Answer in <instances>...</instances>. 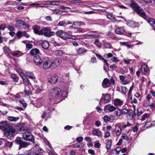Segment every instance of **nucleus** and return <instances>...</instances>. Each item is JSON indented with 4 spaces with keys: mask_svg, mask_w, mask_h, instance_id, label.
<instances>
[{
    "mask_svg": "<svg viewBox=\"0 0 155 155\" xmlns=\"http://www.w3.org/2000/svg\"><path fill=\"white\" fill-rule=\"evenodd\" d=\"M66 94V92L62 93L61 89L58 87H54L51 89L50 91L49 98L51 100H56L61 96L64 97L63 94Z\"/></svg>",
    "mask_w": 155,
    "mask_h": 155,
    "instance_id": "f257e3e1",
    "label": "nucleus"
},
{
    "mask_svg": "<svg viewBox=\"0 0 155 155\" xmlns=\"http://www.w3.org/2000/svg\"><path fill=\"white\" fill-rule=\"evenodd\" d=\"M15 142L17 144L19 145L18 149L20 150L22 148H25L27 147L29 144L28 143L23 141L19 137L16 138Z\"/></svg>",
    "mask_w": 155,
    "mask_h": 155,
    "instance_id": "f03ea898",
    "label": "nucleus"
},
{
    "mask_svg": "<svg viewBox=\"0 0 155 155\" xmlns=\"http://www.w3.org/2000/svg\"><path fill=\"white\" fill-rule=\"evenodd\" d=\"M55 34L57 36L64 40H67L70 38V36L68 34L61 30L58 31L55 33Z\"/></svg>",
    "mask_w": 155,
    "mask_h": 155,
    "instance_id": "7ed1b4c3",
    "label": "nucleus"
},
{
    "mask_svg": "<svg viewBox=\"0 0 155 155\" xmlns=\"http://www.w3.org/2000/svg\"><path fill=\"white\" fill-rule=\"evenodd\" d=\"M15 133V130L14 129V127L10 126L5 131L4 134L5 136L9 138V137H14Z\"/></svg>",
    "mask_w": 155,
    "mask_h": 155,
    "instance_id": "20e7f679",
    "label": "nucleus"
},
{
    "mask_svg": "<svg viewBox=\"0 0 155 155\" xmlns=\"http://www.w3.org/2000/svg\"><path fill=\"white\" fill-rule=\"evenodd\" d=\"M23 137L24 139L27 141H32L34 140V138L31 132L26 131L23 134Z\"/></svg>",
    "mask_w": 155,
    "mask_h": 155,
    "instance_id": "39448f33",
    "label": "nucleus"
},
{
    "mask_svg": "<svg viewBox=\"0 0 155 155\" xmlns=\"http://www.w3.org/2000/svg\"><path fill=\"white\" fill-rule=\"evenodd\" d=\"M136 12L140 16L146 20L147 21H148V20L149 18H148V16L146 15L145 12L143 11V9L141 8L140 7H139L136 10Z\"/></svg>",
    "mask_w": 155,
    "mask_h": 155,
    "instance_id": "423d86ee",
    "label": "nucleus"
},
{
    "mask_svg": "<svg viewBox=\"0 0 155 155\" xmlns=\"http://www.w3.org/2000/svg\"><path fill=\"white\" fill-rule=\"evenodd\" d=\"M9 126V125L6 121L0 122V129L4 131L6 130Z\"/></svg>",
    "mask_w": 155,
    "mask_h": 155,
    "instance_id": "0eeeda50",
    "label": "nucleus"
},
{
    "mask_svg": "<svg viewBox=\"0 0 155 155\" xmlns=\"http://www.w3.org/2000/svg\"><path fill=\"white\" fill-rule=\"evenodd\" d=\"M33 59L35 65L37 66H39L43 62V60L39 56L35 57Z\"/></svg>",
    "mask_w": 155,
    "mask_h": 155,
    "instance_id": "6e6552de",
    "label": "nucleus"
},
{
    "mask_svg": "<svg viewBox=\"0 0 155 155\" xmlns=\"http://www.w3.org/2000/svg\"><path fill=\"white\" fill-rule=\"evenodd\" d=\"M61 62V60L59 59H57L52 62H51V68H55L59 66Z\"/></svg>",
    "mask_w": 155,
    "mask_h": 155,
    "instance_id": "1a4fd4ad",
    "label": "nucleus"
},
{
    "mask_svg": "<svg viewBox=\"0 0 155 155\" xmlns=\"http://www.w3.org/2000/svg\"><path fill=\"white\" fill-rule=\"evenodd\" d=\"M115 130L117 136H119L121 134L122 132V130L121 127L118 125L115 124Z\"/></svg>",
    "mask_w": 155,
    "mask_h": 155,
    "instance_id": "9d476101",
    "label": "nucleus"
},
{
    "mask_svg": "<svg viewBox=\"0 0 155 155\" xmlns=\"http://www.w3.org/2000/svg\"><path fill=\"white\" fill-rule=\"evenodd\" d=\"M16 21L17 23L16 27L19 29H21L22 28V26L25 25V22L21 20H16Z\"/></svg>",
    "mask_w": 155,
    "mask_h": 155,
    "instance_id": "9b49d317",
    "label": "nucleus"
},
{
    "mask_svg": "<svg viewBox=\"0 0 155 155\" xmlns=\"http://www.w3.org/2000/svg\"><path fill=\"white\" fill-rule=\"evenodd\" d=\"M93 134L99 137H102V132L98 129H95L92 131Z\"/></svg>",
    "mask_w": 155,
    "mask_h": 155,
    "instance_id": "f8f14e48",
    "label": "nucleus"
},
{
    "mask_svg": "<svg viewBox=\"0 0 155 155\" xmlns=\"http://www.w3.org/2000/svg\"><path fill=\"white\" fill-rule=\"evenodd\" d=\"M43 68L45 69H47L49 68H51V62L49 60H48L44 62L43 64Z\"/></svg>",
    "mask_w": 155,
    "mask_h": 155,
    "instance_id": "ddd939ff",
    "label": "nucleus"
},
{
    "mask_svg": "<svg viewBox=\"0 0 155 155\" xmlns=\"http://www.w3.org/2000/svg\"><path fill=\"white\" fill-rule=\"evenodd\" d=\"M124 103L123 101L119 99H115L114 102V104L116 106H120L122 105Z\"/></svg>",
    "mask_w": 155,
    "mask_h": 155,
    "instance_id": "4468645a",
    "label": "nucleus"
},
{
    "mask_svg": "<svg viewBox=\"0 0 155 155\" xmlns=\"http://www.w3.org/2000/svg\"><path fill=\"white\" fill-rule=\"evenodd\" d=\"M142 72L145 74L147 73H148L149 69L148 68V66L146 64H143L141 67V68L140 69Z\"/></svg>",
    "mask_w": 155,
    "mask_h": 155,
    "instance_id": "2eb2a0df",
    "label": "nucleus"
},
{
    "mask_svg": "<svg viewBox=\"0 0 155 155\" xmlns=\"http://www.w3.org/2000/svg\"><path fill=\"white\" fill-rule=\"evenodd\" d=\"M116 108L114 106L107 105L104 107V110H108L110 112H111L114 110Z\"/></svg>",
    "mask_w": 155,
    "mask_h": 155,
    "instance_id": "dca6fc26",
    "label": "nucleus"
},
{
    "mask_svg": "<svg viewBox=\"0 0 155 155\" xmlns=\"http://www.w3.org/2000/svg\"><path fill=\"white\" fill-rule=\"evenodd\" d=\"M102 85L103 87L104 88L110 86V84L109 83V80L107 78L104 79L102 82Z\"/></svg>",
    "mask_w": 155,
    "mask_h": 155,
    "instance_id": "f3484780",
    "label": "nucleus"
},
{
    "mask_svg": "<svg viewBox=\"0 0 155 155\" xmlns=\"http://www.w3.org/2000/svg\"><path fill=\"white\" fill-rule=\"evenodd\" d=\"M40 27L38 25H35L33 27V29L34 33L35 34H38L39 35H40Z\"/></svg>",
    "mask_w": 155,
    "mask_h": 155,
    "instance_id": "a211bd4d",
    "label": "nucleus"
},
{
    "mask_svg": "<svg viewBox=\"0 0 155 155\" xmlns=\"http://www.w3.org/2000/svg\"><path fill=\"white\" fill-rule=\"evenodd\" d=\"M49 29L45 27L41 30L40 35H44L45 36H47Z\"/></svg>",
    "mask_w": 155,
    "mask_h": 155,
    "instance_id": "6ab92c4d",
    "label": "nucleus"
},
{
    "mask_svg": "<svg viewBox=\"0 0 155 155\" xmlns=\"http://www.w3.org/2000/svg\"><path fill=\"white\" fill-rule=\"evenodd\" d=\"M58 80V77L57 76H52L49 78L48 81L52 84H54L57 82Z\"/></svg>",
    "mask_w": 155,
    "mask_h": 155,
    "instance_id": "aec40b11",
    "label": "nucleus"
},
{
    "mask_svg": "<svg viewBox=\"0 0 155 155\" xmlns=\"http://www.w3.org/2000/svg\"><path fill=\"white\" fill-rule=\"evenodd\" d=\"M147 22L152 27L155 31V19L153 18H149Z\"/></svg>",
    "mask_w": 155,
    "mask_h": 155,
    "instance_id": "412c9836",
    "label": "nucleus"
},
{
    "mask_svg": "<svg viewBox=\"0 0 155 155\" xmlns=\"http://www.w3.org/2000/svg\"><path fill=\"white\" fill-rule=\"evenodd\" d=\"M12 54L13 56L19 57L22 56L23 54L19 50H17L12 51Z\"/></svg>",
    "mask_w": 155,
    "mask_h": 155,
    "instance_id": "4be33fe9",
    "label": "nucleus"
},
{
    "mask_svg": "<svg viewBox=\"0 0 155 155\" xmlns=\"http://www.w3.org/2000/svg\"><path fill=\"white\" fill-rule=\"evenodd\" d=\"M40 52L39 50L37 48H33L31 50L30 53L32 55L38 54Z\"/></svg>",
    "mask_w": 155,
    "mask_h": 155,
    "instance_id": "5701e85b",
    "label": "nucleus"
},
{
    "mask_svg": "<svg viewBox=\"0 0 155 155\" xmlns=\"http://www.w3.org/2000/svg\"><path fill=\"white\" fill-rule=\"evenodd\" d=\"M49 43L46 40L44 41L41 44L42 47L45 49H48L49 47Z\"/></svg>",
    "mask_w": 155,
    "mask_h": 155,
    "instance_id": "b1692460",
    "label": "nucleus"
},
{
    "mask_svg": "<svg viewBox=\"0 0 155 155\" xmlns=\"http://www.w3.org/2000/svg\"><path fill=\"white\" fill-rule=\"evenodd\" d=\"M63 51L61 50H57L54 51L53 52L54 54L56 56H61L63 54Z\"/></svg>",
    "mask_w": 155,
    "mask_h": 155,
    "instance_id": "393cba45",
    "label": "nucleus"
},
{
    "mask_svg": "<svg viewBox=\"0 0 155 155\" xmlns=\"http://www.w3.org/2000/svg\"><path fill=\"white\" fill-rule=\"evenodd\" d=\"M14 127L15 130V132L21 131L22 130L24 131V130L23 127L21 125L16 126Z\"/></svg>",
    "mask_w": 155,
    "mask_h": 155,
    "instance_id": "a878e982",
    "label": "nucleus"
},
{
    "mask_svg": "<svg viewBox=\"0 0 155 155\" xmlns=\"http://www.w3.org/2000/svg\"><path fill=\"white\" fill-rule=\"evenodd\" d=\"M124 31V28L122 27L117 28L115 31L116 33L119 35H121L123 33Z\"/></svg>",
    "mask_w": 155,
    "mask_h": 155,
    "instance_id": "bb28decb",
    "label": "nucleus"
},
{
    "mask_svg": "<svg viewBox=\"0 0 155 155\" xmlns=\"http://www.w3.org/2000/svg\"><path fill=\"white\" fill-rule=\"evenodd\" d=\"M99 37V35L96 34H89L86 35V38L87 39H92L94 38H98Z\"/></svg>",
    "mask_w": 155,
    "mask_h": 155,
    "instance_id": "cd10ccee",
    "label": "nucleus"
},
{
    "mask_svg": "<svg viewBox=\"0 0 155 155\" xmlns=\"http://www.w3.org/2000/svg\"><path fill=\"white\" fill-rule=\"evenodd\" d=\"M26 75L30 78L32 79H35V77L34 74L32 72L29 71H27L26 72Z\"/></svg>",
    "mask_w": 155,
    "mask_h": 155,
    "instance_id": "c85d7f7f",
    "label": "nucleus"
},
{
    "mask_svg": "<svg viewBox=\"0 0 155 155\" xmlns=\"http://www.w3.org/2000/svg\"><path fill=\"white\" fill-rule=\"evenodd\" d=\"M3 50L5 53L7 54L8 56L12 54V51L8 47H5L3 48Z\"/></svg>",
    "mask_w": 155,
    "mask_h": 155,
    "instance_id": "c756f323",
    "label": "nucleus"
},
{
    "mask_svg": "<svg viewBox=\"0 0 155 155\" xmlns=\"http://www.w3.org/2000/svg\"><path fill=\"white\" fill-rule=\"evenodd\" d=\"M104 102L108 103L110 101L111 97L108 94H107L104 96Z\"/></svg>",
    "mask_w": 155,
    "mask_h": 155,
    "instance_id": "7c9ffc66",
    "label": "nucleus"
},
{
    "mask_svg": "<svg viewBox=\"0 0 155 155\" xmlns=\"http://www.w3.org/2000/svg\"><path fill=\"white\" fill-rule=\"evenodd\" d=\"M87 50L85 48H81L78 49L77 50V53L79 54H81L87 52Z\"/></svg>",
    "mask_w": 155,
    "mask_h": 155,
    "instance_id": "2f4dec72",
    "label": "nucleus"
},
{
    "mask_svg": "<svg viewBox=\"0 0 155 155\" xmlns=\"http://www.w3.org/2000/svg\"><path fill=\"white\" fill-rule=\"evenodd\" d=\"M122 114H126L129 113L130 109L129 108H125V107L121 110Z\"/></svg>",
    "mask_w": 155,
    "mask_h": 155,
    "instance_id": "473e14b6",
    "label": "nucleus"
},
{
    "mask_svg": "<svg viewBox=\"0 0 155 155\" xmlns=\"http://www.w3.org/2000/svg\"><path fill=\"white\" fill-rule=\"evenodd\" d=\"M8 119L11 121H15V122L19 119V117H15L12 116H8Z\"/></svg>",
    "mask_w": 155,
    "mask_h": 155,
    "instance_id": "72a5a7b5",
    "label": "nucleus"
},
{
    "mask_svg": "<svg viewBox=\"0 0 155 155\" xmlns=\"http://www.w3.org/2000/svg\"><path fill=\"white\" fill-rule=\"evenodd\" d=\"M67 25V23L64 21H60L58 23V25L60 26L65 27Z\"/></svg>",
    "mask_w": 155,
    "mask_h": 155,
    "instance_id": "f704fd0d",
    "label": "nucleus"
},
{
    "mask_svg": "<svg viewBox=\"0 0 155 155\" xmlns=\"http://www.w3.org/2000/svg\"><path fill=\"white\" fill-rule=\"evenodd\" d=\"M112 142L110 140H108L106 143V147L107 150H109L110 149Z\"/></svg>",
    "mask_w": 155,
    "mask_h": 155,
    "instance_id": "c9c22d12",
    "label": "nucleus"
},
{
    "mask_svg": "<svg viewBox=\"0 0 155 155\" xmlns=\"http://www.w3.org/2000/svg\"><path fill=\"white\" fill-rule=\"evenodd\" d=\"M150 115L148 113H145L141 116V120L142 121L145 120L147 118L149 117Z\"/></svg>",
    "mask_w": 155,
    "mask_h": 155,
    "instance_id": "e433bc0d",
    "label": "nucleus"
},
{
    "mask_svg": "<svg viewBox=\"0 0 155 155\" xmlns=\"http://www.w3.org/2000/svg\"><path fill=\"white\" fill-rule=\"evenodd\" d=\"M23 84L26 86L28 85L30 81L26 77L25 78L22 79Z\"/></svg>",
    "mask_w": 155,
    "mask_h": 155,
    "instance_id": "4c0bfd02",
    "label": "nucleus"
},
{
    "mask_svg": "<svg viewBox=\"0 0 155 155\" xmlns=\"http://www.w3.org/2000/svg\"><path fill=\"white\" fill-rule=\"evenodd\" d=\"M51 10L53 12V13L55 14L61 15L63 12L62 11L58 9H52Z\"/></svg>",
    "mask_w": 155,
    "mask_h": 155,
    "instance_id": "58836bf2",
    "label": "nucleus"
},
{
    "mask_svg": "<svg viewBox=\"0 0 155 155\" xmlns=\"http://www.w3.org/2000/svg\"><path fill=\"white\" fill-rule=\"evenodd\" d=\"M94 44L98 48H101V44L98 39H96L94 42Z\"/></svg>",
    "mask_w": 155,
    "mask_h": 155,
    "instance_id": "ea45409f",
    "label": "nucleus"
},
{
    "mask_svg": "<svg viewBox=\"0 0 155 155\" xmlns=\"http://www.w3.org/2000/svg\"><path fill=\"white\" fill-rule=\"evenodd\" d=\"M129 24L131 27L132 28H134L136 27L138 25V23L137 22L134 21H131Z\"/></svg>",
    "mask_w": 155,
    "mask_h": 155,
    "instance_id": "a19ab883",
    "label": "nucleus"
},
{
    "mask_svg": "<svg viewBox=\"0 0 155 155\" xmlns=\"http://www.w3.org/2000/svg\"><path fill=\"white\" fill-rule=\"evenodd\" d=\"M84 144L81 143V145H76V144H74L72 145L73 147L74 148H82L84 147Z\"/></svg>",
    "mask_w": 155,
    "mask_h": 155,
    "instance_id": "79ce46f5",
    "label": "nucleus"
},
{
    "mask_svg": "<svg viewBox=\"0 0 155 155\" xmlns=\"http://www.w3.org/2000/svg\"><path fill=\"white\" fill-rule=\"evenodd\" d=\"M13 144L12 142L7 141L5 142V145L6 147L10 148L12 146Z\"/></svg>",
    "mask_w": 155,
    "mask_h": 155,
    "instance_id": "37998d69",
    "label": "nucleus"
},
{
    "mask_svg": "<svg viewBox=\"0 0 155 155\" xmlns=\"http://www.w3.org/2000/svg\"><path fill=\"white\" fill-rule=\"evenodd\" d=\"M82 23L84 25H85V24L83 22H77V21H74L73 23V25H75V26H76V27H79L81 25V24Z\"/></svg>",
    "mask_w": 155,
    "mask_h": 155,
    "instance_id": "c03bdc74",
    "label": "nucleus"
},
{
    "mask_svg": "<svg viewBox=\"0 0 155 155\" xmlns=\"http://www.w3.org/2000/svg\"><path fill=\"white\" fill-rule=\"evenodd\" d=\"M127 118L129 120H132L133 119V112H131L130 113H129L127 115Z\"/></svg>",
    "mask_w": 155,
    "mask_h": 155,
    "instance_id": "a18cd8bd",
    "label": "nucleus"
},
{
    "mask_svg": "<svg viewBox=\"0 0 155 155\" xmlns=\"http://www.w3.org/2000/svg\"><path fill=\"white\" fill-rule=\"evenodd\" d=\"M11 78L13 79L15 82H17L18 80V78L17 76L14 74H12L11 75Z\"/></svg>",
    "mask_w": 155,
    "mask_h": 155,
    "instance_id": "49530a36",
    "label": "nucleus"
},
{
    "mask_svg": "<svg viewBox=\"0 0 155 155\" xmlns=\"http://www.w3.org/2000/svg\"><path fill=\"white\" fill-rule=\"evenodd\" d=\"M52 5H59L60 2H61L62 3H63L61 2V1H52Z\"/></svg>",
    "mask_w": 155,
    "mask_h": 155,
    "instance_id": "de8ad7c7",
    "label": "nucleus"
},
{
    "mask_svg": "<svg viewBox=\"0 0 155 155\" xmlns=\"http://www.w3.org/2000/svg\"><path fill=\"white\" fill-rule=\"evenodd\" d=\"M122 137L123 139L126 140H129V138L126 133H123L122 134Z\"/></svg>",
    "mask_w": 155,
    "mask_h": 155,
    "instance_id": "09e8293b",
    "label": "nucleus"
},
{
    "mask_svg": "<svg viewBox=\"0 0 155 155\" xmlns=\"http://www.w3.org/2000/svg\"><path fill=\"white\" fill-rule=\"evenodd\" d=\"M33 47V45L31 44L28 43L26 45V48L27 50H29L31 48Z\"/></svg>",
    "mask_w": 155,
    "mask_h": 155,
    "instance_id": "8fccbe9b",
    "label": "nucleus"
},
{
    "mask_svg": "<svg viewBox=\"0 0 155 155\" xmlns=\"http://www.w3.org/2000/svg\"><path fill=\"white\" fill-rule=\"evenodd\" d=\"M130 6L133 8H135V11H136V10L139 8L140 7V6H138V5L136 4L135 3H133L130 5Z\"/></svg>",
    "mask_w": 155,
    "mask_h": 155,
    "instance_id": "3c124183",
    "label": "nucleus"
},
{
    "mask_svg": "<svg viewBox=\"0 0 155 155\" xmlns=\"http://www.w3.org/2000/svg\"><path fill=\"white\" fill-rule=\"evenodd\" d=\"M107 17L108 18L111 20H116V19L114 17V16H113L111 14H109L107 15Z\"/></svg>",
    "mask_w": 155,
    "mask_h": 155,
    "instance_id": "603ef678",
    "label": "nucleus"
},
{
    "mask_svg": "<svg viewBox=\"0 0 155 155\" xmlns=\"http://www.w3.org/2000/svg\"><path fill=\"white\" fill-rule=\"evenodd\" d=\"M55 33L53 31H50L49 30V31L48 32V34L47 37H50L51 36H53L55 35Z\"/></svg>",
    "mask_w": 155,
    "mask_h": 155,
    "instance_id": "864d4df0",
    "label": "nucleus"
},
{
    "mask_svg": "<svg viewBox=\"0 0 155 155\" xmlns=\"http://www.w3.org/2000/svg\"><path fill=\"white\" fill-rule=\"evenodd\" d=\"M121 89L122 91L123 92L124 94L126 93L128 91L127 89L126 88V87L124 86L122 87Z\"/></svg>",
    "mask_w": 155,
    "mask_h": 155,
    "instance_id": "5fc2aeb1",
    "label": "nucleus"
},
{
    "mask_svg": "<svg viewBox=\"0 0 155 155\" xmlns=\"http://www.w3.org/2000/svg\"><path fill=\"white\" fill-rule=\"evenodd\" d=\"M110 118L107 115H105L104 117V120L105 122H107L109 121Z\"/></svg>",
    "mask_w": 155,
    "mask_h": 155,
    "instance_id": "6e6d98bb",
    "label": "nucleus"
},
{
    "mask_svg": "<svg viewBox=\"0 0 155 155\" xmlns=\"http://www.w3.org/2000/svg\"><path fill=\"white\" fill-rule=\"evenodd\" d=\"M115 114L118 117L120 116L122 114L121 111L120 110L115 111Z\"/></svg>",
    "mask_w": 155,
    "mask_h": 155,
    "instance_id": "4d7b16f0",
    "label": "nucleus"
},
{
    "mask_svg": "<svg viewBox=\"0 0 155 155\" xmlns=\"http://www.w3.org/2000/svg\"><path fill=\"white\" fill-rule=\"evenodd\" d=\"M104 47L105 48H110L111 45L108 43H106L104 44Z\"/></svg>",
    "mask_w": 155,
    "mask_h": 155,
    "instance_id": "13d9d810",
    "label": "nucleus"
},
{
    "mask_svg": "<svg viewBox=\"0 0 155 155\" xmlns=\"http://www.w3.org/2000/svg\"><path fill=\"white\" fill-rule=\"evenodd\" d=\"M132 98L130 95H128L127 101L131 103L132 101Z\"/></svg>",
    "mask_w": 155,
    "mask_h": 155,
    "instance_id": "bf43d9fd",
    "label": "nucleus"
},
{
    "mask_svg": "<svg viewBox=\"0 0 155 155\" xmlns=\"http://www.w3.org/2000/svg\"><path fill=\"white\" fill-rule=\"evenodd\" d=\"M83 140V138L82 137H78L76 139V141L78 143H80Z\"/></svg>",
    "mask_w": 155,
    "mask_h": 155,
    "instance_id": "052dcab7",
    "label": "nucleus"
},
{
    "mask_svg": "<svg viewBox=\"0 0 155 155\" xmlns=\"http://www.w3.org/2000/svg\"><path fill=\"white\" fill-rule=\"evenodd\" d=\"M111 60L112 61L114 62H118L119 60L117 59V58L115 57H113L111 59Z\"/></svg>",
    "mask_w": 155,
    "mask_h": 155,
    "instance_id": "680f3d73",
    "label": "nucleus"
},
{
    "mask_svg": "<svg viewBox=\"0 0 155 155\" xmlns=\"http://www.w3.org/2000/svg\"><path fill=\"white\" fill-rule=\"evenodd\" d=\"M72 2L73 3H78L81 2H81L80 0H74L72 1Z\"/></svg>",
    "mask_w": 155,
    "mask_h": 155,
    "instance_id": "e2e57ef3",
    "label": "nucleus"
},
{
    "mask_svg": "<svg viewBox=\"0 0 155 155\" xmlns=\"http://www.w3.org/2000/svg\"><path fill=\"white\" fill-rule=\"evenodd\" d=\"M110 134L109 132H107L105 133L104 135V137L105 138H107L109 137L110 136Z\"/></svg>",
    "mask_w": 155,
    "mask_h": 155,
    "instance_id": "0e129e2a",
    "label": "nucleus"
},
{
    "mask_svg": "<svg viewBox=\"0 0 155 155\" xmlns=\"http://www.w3.org/2000/svg\"><path fill=\"white\" fill-rule=\"evenodd\" d=\"M45 19L48 21H52L51 17L50 16H46L45 17Z\"/></svg>",
    "mask_w": 155,
    "mask_h": 155,
    "instance_id": "69168bd1",
    "label": "nucleus"
},
{
    "mask_svg": "<svg viewBox=\"0 0 155 155\" xmlns=\"http://www.w3.org/2000/svg\"><path fill=\"white\" fill-rule=\"evenodd\" d=\"M94 146L95 148H99L101 146V144L99 142H97L95 143Z\"/></svg>",
    "mask_w": 155,
    "mask_h": 155,
    "instance_id": "338daca9",
    "label": "nucleus"
},
{
    "mask_svg": "<svg viewBox=\"0 0 155 155\" xmlns=\"http://www.w3.org/2000/svg\"><path fill=\"white\" fill-rule=\"evenodd\" d=\"M5 28V24L1 25L0 26V30H4Z\"/></svg>",
    "mask_w": 155,
    "mask_h": 155,
    "instance_id": "774afa93",
    "label": "nucleus"
}]
</instances>
